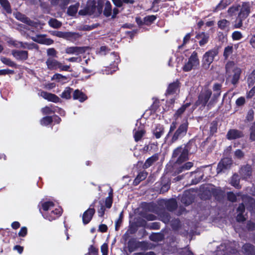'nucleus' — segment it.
<instances>
[{"label":"nucleus","mask_w":255,"mask_h":255,"mask_svg":"<svg viewBox=\"0 0 255 255\" xmlns=\"http://www.w3.org/2000/svg\"><path fill=\"white\" fill-rule=\"evenodd\" d=\"M147 174L148 173L145 171L139 172L134 179L133 184L134 186L138 185L141 181L144 180L146 178Z\"/></svg>","instance_id":"35"},{"label":"nucleus","mask_w":255,"mask_h":255,"mask_svg":"<svg viewBox=\"0 0 255 255\" xmlns=\"http://www.w3.org/2000/svg\"><path fill=\"white\" fill-rule=\"evenodd\" d=\"M171 226L173 230H178L181 227V222L179 219H174L171 221Z\"/></svg>","instance_id":"51"},{"label":"nucleus","mask_w":255,"mask_h":255,"mask_svg":"<svg viewBox=\"0 0 255 255\" xmlns=\"http://www.w3.org/2000/svg\"><path fill=\"white\" fill-rule=\"evenodd\" d=\"M233 164L231 158L225 157L221 159L218 164L216 172L218 174L224 173L230 169Z\"/></svg>","instance_id":"8"},{"label":"nucleus","mask_w":255,"mask_h":255,"mask_svg":"<svg viewBox=\"0 0 255 255\" xmlns=\"http://www.w3.org/2000/svg\"><path fill=\"white\" fill-rule=\"evenodd\" d=\"M240 7L241 5L239 4L233 5L228 8L227 12L230 15L233 16L239 11Z\"/></svg>","instance_id":"49"},{"label":"nucleus","mask_w":255,"mask_h":255,"mask_svg":"<svg viewBox=\"0 0 255 255\" xmlns=\"http://www.w3.org/2000/svg\"><path fill=\"white\" fill-rule=\"evenodd\" d=\"M181 83L179 80L170 83L165 91V95L167 97L170 95H177L180 92Z\"/></svg>","instance_id":"9"},{"label":"nucleus","mask_w":255,"mask_h":255,"mask_svg":"<svg viewBox=\"0 0 255 255\" xmlns=\"http://www.w3.org/2000/svg\"><path fill=\"white\" fill-rule=\"evenodd\" d=\"M188 125V122L186 120L184 122L181 123L175 130L177 128V122L173 121L170 125L169 130L165 137V139L167 140L171 136L168 144L171 145L184 137L187 134Z\"/></svg>","instance_id":"1"},{"label":"nucleus","mask_w":255,"mask_h":255,"mask_svg":"<svg viewBox=\"0 0 255 255\" xmlns=\"http://www.w3.org/2000/svg\"><path fill=\"white\" fill-rule=\"evenodd\" d=\"M52 79L55 80L58 82H60L66 80L67 78L61 74L56 73L53 76Z\"/></svg>","instance_id":"59"},{"label":"nucleus","mask_w":255,"mask_h":255,"mask_svg":"<svg viewBox=\"0 0 255 255\" xmlns=\"http://www.w3.org/2000/svg\"><path fill=\"white\" fill-rule=\"evenodd\" d=\"M99 250L93 245H91L88 249V253L85 255H98Z\"/></svg>","instance_id":"57"},{"label":"nucleus","mask_w":255,"mask_h":255,"mask_svg":"<svg viewBox=\"0 0 255 255\" xmlns=\"http://www.w3.org/2000/svg\"><path fill=\"white\" fill-rule=\"evenodd\" d=\"M114 5L118 7H121L123 5V3L133 4L134 2V0H112Z\"/></svg>","instance_id":"42"},{"label":"nucleus","mask_w":255,"mask_h":255,"mask_svg":"<svg viewBox=\"0 0 255 255\" xmlns=\"http://www.w3.org/2000/svg\"><path fill=\"white\" fill-rule=\"evenodd\" d=\"M0 60L3 64L7 66L14 68L16 67V64L8 58L2 57L0 58Z\"/></svg>","instance_id":"46"},{"label":"nucleus","mask_w":255,"mask_h":255,"mask_svg":"<svg viewBox=\"0 0 255 255\" xmlns=\"http://www.w3.org/2000/svg\"><path fill=\"white\" fill-rule=\"evenodd\" d=\"M53 122V118L51 116H45L42 118L40 121L41 125L47 126Z\"/></svg>","instance_id":"44"},{"label":"nucleus","mask_w":255,"mask_h":255,"mask_svg":"<svg viewBox=\"0 0 255 255\" xmlns=\"http://www.w3.org/2000/svg\"><path fill=\"white\" fill-rule=\"evenodd\" d=\"M249 85H253L255 83V69L254 70L248 78Z\"/></svg>","instance_id":"64"},{"label":"nucleus","mask_w":255,"mask_h":255,"mask_svg":"<svg viewBox=\"0 0 255 255\" xmlns=\"http://www.w3.org/2000/svg\"><path fill=\"white\" fill-rule=\"evenodd\" d=\"M212 94V92L210 89H207L202 91L198 95L196 105L197 106L201 105L203 107H205L206 105L208 106V102Z\"/></svg>","instance_id":"7"},{"label":"nucleus","mask_w":255,"mask_h":255,"mask_svg":"<svg viewBox=\"0 0 255 255\" xmlns=\"http://www.w3.org/2000/svg\"><path fill=\"white\" fill-rule=\"evenodd\" d=\"M159 159L158 153H155L150 157L148 158L142 165L144 169H147L152 166L155 162Z\"/></svg>","instance_id":"26"},{"label":"nucleus","mask_w":255,"mask_h":255,"mask_svg":"<svg viewBox=\"0 0 255 255\" xmlns=\"http://www.w3.org/2000/svg\"><path fill=\"white\" fill-rule=\"evenodd\" d=\"M211 192L217 201L222 202L224 200L225 197V192L221 189L212 188L211 189Z\"/></svg>","instance_id":"19"},{"label":"nucleus","mask_w":255,"mask_h":255,"mask_svg":"<svg viewBox=\"0 0 255 255\" xmlns=\"http://www.w3.org/2000/svg\"><path fill=\"white\" fill-rule=\"evenodd\" d=\"M232 37L234 40H239L243 37V35L240 31H235L232 34Z\"/></svg>","instance_id":"63"},{"label":"nucleus","mask_w":255,"mask_h":255,"mask_svg":"<svg viewBox=\"0 0 255 255\" xmlns=\"http://www.w3.org/2000/svg\"><path fill=\"white\" fill-rule=\"evenodd\" d=\"M183 147L188 155L194 153L197 150L195 139L192 138L189 140L186 144H184Z\"/></svg>","instance_id":"16"},{"label":"nucleus","mask_w":255,"mask_h":255,"mask_svg":"<svg viewBox=\"0 0 255 255\" xmlns=\"http://www.w3.org/2000/svg\"><path fill=\"white\" fill-rule=\"evenodd\" d=\"M72 90L73 89L69 87H66L60 95L61 97L67 100L70 99L71 97V93Z\"/></svg>","instance_id":"47"},{"label":"nucleus","mask_w":255,"mask_h":255,"mask_svg":"<svg viewBox=\"0 0 255 255\" xmlns=\"http://www.w3.org/2000/svg\"><path fill=\"white\" fill-rule=\"evenodd\" d=\"M45 63L47 68L51 70L59 69L61 71H70L69 65H63L62 63L57 61L54 57H48Z\"/></svg>","instance_id":"6"},{"label":"nucleus","mask_w":255,"mask_h":255,"mask_svg":"<svg viewBox=\"0 0 255 255\" xmlns=\"http://www.w3.org/2000/svg\"><path fill=\"white\" fill-rule=\"evenodd\" d=\"M196 38L200 40L199 41V45L203 46L208 43L209 39V34L206 33L204 32L198 33L196 36Z\"/></svg>","instance_id":"28"},{"label":"nucleus","mask_w":255,"mask_h":255,"mask_svg":"<svg viewBox=\"0 0 255 255\" xmlns=\"http://www.w3.org/2000/svg\"><path fill=\"white\" fill-rule=\"evenodd\" d=\"M0 4L3 9L5 10L7 13H11L12 10L9 2L8 0H0Z\"/></svg>","instance_id":"40"},{"label":"nucleus","mask_w":255,"mask_h":255,"mask_svg":"<svg viewBox=\"0 0 255 255\" xmlns=\"http://www.w3.org/2000/svg\"><path fill=\"white\" fill-rule=\"evenodd\" d=\"M230 183L236 189H239L241 188V186L240 184V179L238 174L235 173L232 175L231 178Z\"/></svg>","instance_id":"37"},{"label":"nucleus","mask_w":255,"mask_h":255,"mask_svg":"<svg viewBox=\"0 0 255 255\" xmlns=\"http://www.w3.org/2000/svg\"><path fill=\"white\" fill-rule=\"evenodd\" d=\"M58 52L54 48H50L47 49V55L48 57L57 58Z\"/></svg>","instance_id":"56"},{"label":"nucleus","mask_w":255,"mask_h":255,"mask_svg":"<svg viewBox=\"0 0 255 255\" xmlns=\"http://www.w3.org/2000/svg\"><path fill=\"white\" fill-rule=\"evenodd\" d=\"M240 174L243 179L250 178L252 174V168L250 165L247 164L242 166L240 171Z\"/></svg>","instance_id":"22"},{"label":"nucleus","mask_w":255,"mask_h":255,"mask_svg":"<svg viewBox=\"0 0 255 255\" xmlns=\"http://www.w3.org/2000/svg\"><path fill=\"white\" fill-rule=\"evenodd\" d=\"M193 166V162L190 161L186 162L182 166L179 167L175 171V173L179 174L186 170L190 169Z\"/></svg>","instance_id":"39"},{"label":"nucleus","mask_w":255,"mask_h":255,"mask_svg":"<svg viewBox=\"0 0 255 255\" xmlns=\"http://www.w3.org/2000/svg\"><path fill=\"white\" fill-rule=\"evenodd\" d=\"M250 140L252 141H255V121L253 123L250 128Z\"/></svg>","instance_id":"58"},{"label":"nucleus","mask_w":255,"mask_h":255,"mask_svg":"<svg viewBox=\"0 0 255 255\" xmlns=\"http://www.w3.org/2000/svg\"><path fill=\"white\" fill-rule=\"evenodd\" d=\"M219 47L215 46L213 49L206 52L203 56V66L208 68L211 64L213 62L214 58L219 52Z\"/></svg>","instance_id":"3"},{"label":"nucleus","mask_w":255,"mask_h":255,"mask_svg":"<svg viewBox=\"0 0 255 255\" xmlns=\"http://www.w3.org/2000/svg\"><path fill=\"white\" fill-rule=\"evenodd\" d=\"M62 209L59 207L51 211L49 213H46L44 215H43V216L44 218L50 221H52L59 217L62 215Z\"/></svg>","instance_id":"15"},{"label":"nucleus","mask_w":255,"mask_h":255,"mask_svg":"<svg viewBox=\"0 0 255 255\" xmlns=\"http://www.w3.org/2000/svg\"><path fill=\"white\" fill-rule=\"evenodd\" d=\"M246 18H243L241 16L240 17L239 15H238V16L235 21V23L234 24V28H240L243 26V21L245 20Z\"/></svg>","instance_id":"53"},{"label":"nucleus","mask_w":255,"mask_h":255,"mask_svg":"<svg viewBox=\"0 0 255 255\" xmlns=\"http://www.w3.org/2000/svg\"><path fill=\"white\" fill-rule=\"evenodd\" d=\"M99 25L100 24L98 23L93 24L91 25H84L82 27H81L79 29L83 31H90L98 27L99 26Z\"/></svg>","instance_id":"55"},{"label":"nucleus","mask_w":255,"mask_h":255,"mask_svg":"<svg viewBox=\"0 0 255 255\" xmlns=\"http://www.w3.org/2000/svg\"><path fill=\"white\" fill-rule=\"evenodd\" d=\"M15 17L17 19L29 26L33 25V21L24 14L18 12L16 14Z\"/></svg>","instance_id":"34"},{"label":"nucleus","mask_w":255,"mask_h":255,"mask_svg":"<svg viewBox=\"0 0 255 255\" xmlns=\"http://www.w3.org/2000/svg\"><path fill=\"white\" fill-rule=\"evenodd\" d=\"M95 209L88 208L83 213L82 222L84 225H87L90 222L95 214Z\"/></svg>","instance_id":"20"},{"label":"nucleus","mask_w":255,"mask_h":255,"mask_svg":"<svg viewBox=\"0 0 255 255\" xmlns=\"http://www.w3.org/2000/svg\"><path fill=\"white\" fill-rule=\"evenodd\" d=\"M246 205L244 203L239 204L238 207L236 209L237 215L236 216V220L238 222H243L246 221V218L244 215V213L246 210Z\"/></svg>","instance_id":"18"},{"label":"nucleus","mask_w":255,"mask_h":255,"mask_svg":"<svg viewBox=\"0 0 255 255\" xmlns=\"http://www.w3.org/2000/svg\"><path fill=\"white\" fill-rule=\"evenodd\" d=\"M191 105L190 102H187L183 104L181 107H180L174 114V118L176 119L181 117L182 115L185 112L186 109L189 107Z\"/></svg>","instance_id":"31"},{"label":"nucleus","mask_w":255,"mask_h":255,"mask_svg":"<svg viewBox=\"0 0 255 255\" xmlns=\"http://www.w3.org/2000/svg\"><path fill=\"white\" fill-rule=\"evenodd\" d=\"M159 107V101L158 100H156L153 102L152 104L150 106L149 109L152 112L155 113Z\"/></svg>","instance_id":"60"},{"label":"nucleus","mask_w":255,"mask_h":255,"mask_svg":"<svg viewBox=\"0 0 255 255\" xmlns=\"http://www.w3.org/2000/svg\"><path fill=\"white\" fill-rule=\"evenodd\" d=\"M254 118V111L252 109H250L247 114L246 121L247 122H251L253 121Z\"/></svg>","instance_id":"62"},{"label":"nucleus","mask_w":255,"mask_h":255,"mask_svg":"<svg viewBox=\"0 0 255 255\" xmlns=\"http://www.w3.org/2000/svg\"><path fill=\"white\" fill-rule=\"evenodd\" d=\"M241 9L238 15L240 17L247 18L250 15L251 12V4L250 1H244L242 2L241 6Z\"/></svg>","instance_id":"12"},{"label":"nucleus","mask_w":255,"mask_h":255,"mask_svg":"<svg viewBox=\"0 0 255 255\" xmlns=\"http://www.w3.org/2000/svg\"><path fill=\"white\" fill-rule=\"evenodd\" d=\"M156 183H159L161 186L159 192L160 194L167 192L170 188L171 180L169 177L166 176H162L160 180Z\"/></svg>","instance_id":"11"},{"label":"nucleus","mask_w":255,"mask_h":255,"mask_svg":"<svg viewBox=\"0 0 255 255\" xmlns=\"http://www.w3.org/2000/svg\"><path fill=\"white\" fill-rule=\"evenodd\" d=\"M194 200V197L193 195L189 192H185L181 198V202L185 206H187L191 204Z\"/></svg>","instance_id":"25"},{"label":"nucleus","mask_w":255,"mask_h":255,"mask_svg":"<svg viewBox=\"0 0 255 255\" xmlns=\"http://www.w3.org/2000/svg\"><path fill=\"white\" fill-rule=\"evenodd\" d=\"M49 26L54 28H59L62 25V23L56 18H51L49 21Z\"/></svg>","instance_id":"45"},{"label":"nucleus","mask_w":255,"mask_h":255,"mask_svg":"<svg viewBox=\"0 0 255 255\" xmlns=\"http://www.w3.org/2000/svg\"><path fill=\"white\" fill-rule=\"evenodd\" d=\"M79 4L78 3L70 5L67 9V14L69 16H74L77 12Z\"/></svg>","instance_id":"41"},{"label":"nucleus","mask_w":255,"mask_h":255,"mask_svg":"<svg viewBox=\"0 0 255 255\" xmlns=\"http://www.w3.org/2000/svg\"><path fill=\"white\" fill-rule=\"evenodd\" d=\"M41 96L48 101L58 103L61 102V99L55 94L42 91L41 92Z\"/></svg>","instance_id":"21"},{"label":"nucleus","mask_w":255,"mask_h":255,"mask_svg":"<svg viewBox=\"0 0 255 255\" xmlns=\"http://www.w3.org/2000/svg\"><path fill=\"white\" fill-rule=\"evenodd\" d=\"M244 134L241 130L237 129H230L228 130L226 137L229 140H233L243 137Z\"/></svg>","instance_id":"17"},{"label":"nucleus","mask_w":255,"mask_h":255,"mask_svg":"<svg viewBox=\"0 0 255 255\" xmlns=\"http://www.w3.org/2000/svg\"><path fill=\"white\" fill-rule=\"evenodd\" d=\"M145 25H150L152 24L154 21L156 19L157 16L154 15H149L145 16L144 18Z\"/></svg>","instance_id":"43"},{"label":"nucleus","mask_w":255,"mask_h":255,"mask_svg":"<svg viewBox=\"0 0 255 255\" xmlns=\"http://www.w3.org/2000/svg\"><path fill=\"white\" fill-rule=\"evenodd\" d=\"M82 35L78 32H66L65 39L74 43Z\"/></svg>","instance_id":"30"},{"label":"nucleus","mask_w":255,"mask_h":255,"mask_svg":"<svg viewBox=\"0 0 255 255\" xmlns=\"http://www.w3.org/2000/svg\"><path fill=\"white\" fill-rule=\"evenodd\" d=\"M245 205L247 210L251 215H255V199L249 197L245 201Z\"/></svg>","instance_id":"23"},{"label":"nucleus","mask_w":255,"mask_h":255,"mask_svg":"<svg viewBox=\"0 0 255 255\" xmlns=\"http://www.w3.org/2000/svg\"><path fill=\"white\" fill-rule=\"evenodd\" d=\"M73 98L74 100H79L80 102H83L87 99V96L79 89H76L73 92Z\"/></svg>","instance_id":"29"},{"label":"nucleus","mask_w":255,"mask_h":255,"mask_svg":"<svg viewBox=\"0 0 255 255\" xmlns=\"http://www.w3.org/2000/svg\"><path fill=\"white\" fill-rule=\"evenodd\" d=\"M230 24V21L226 19H221L217 23L218 28L222 30H228Z\"/></svg>","instance_id":"38"},{"label":"nucleus","mask_w":255,"mask_h":255,"mask_svg":"<svg viewBox=\"0 0 255 255\" xmlns=\"http://www.w3.org/2000/svg\"><path fill=\"white\" fill-rule=\"evenodd\" d=\"M112 5L109 1H107L106 3L105 7L104 10V14L106 17H109L112 14Z\"/></svg>","instance_id":"50"},{"label":"nucleus","mask_w":255,"mask_h":255,"mask_svg":"<svg viewBox=\"0 0 255 255\" xmlns=\"http://www.w3.org/2000/svg\"><path fill=\"white\" fill-rule=\"evenodd\" d=\"M55 206V204L53 202L51 201H46V202H42L41 201L38 205V207L39 208V212L42 214L41 209H42L44 211H47L49 209H50L51 208Z\"/></svg>","instance_id":"27"},{"label":"nucleus","mask_w":255,"mask_h":255,"mask_svg":"<svg viewBox=\"0 0 255 255\" xmlns=\"http://www.w3.org/2000/svg\"><path fill=\"white\" fill-rule=\"evenodd\" d=\"M12 56L18 61H25L28 58V52L26 50H12Z\"/></svg>","instance_id":"14"},{"label":"nucleus","mask_w":255,"mask_h":255,"mask_svg":"<svg viewBox=\"0 0 255 255\" xmlns=\"http://www.w3.org/2000/svg\"><path fill=\"white\" fill-rule=\"evenodd\" d=\"M242 249L245 254L246 255H255V248L250 244L246 243L242 247Z\"/></svg>","instance_id":"33"},{"label":"nucleus","mask_w":255,"mask_h":255,"mask_svg":"<svg viewBox=\"0 0 255 255\" xmlns=\"http://www.w3.org/2000/svg\"><path fill=\"white\" fill-rule=\"evenodd\" d=\"M172 158H176L175 163L180 164L188 159V155L183 147V145L178 146L172 152Z\"/></svg>","instance_id":"4"},{"label":"nucleus","mask_w":255,"mask_h":255,"mask_svg":"<svg viewBox=\"0 0 255 255\" xmlns=\"http://www.w3.org/2000/svg\"><path fill=\"white\" fill-rule=\"evenodd\" d=\"M218 122L216 121H213L210 124V135H213L217 132Z\"/></svg>","instance_id":"52"},{"label":"nucleus","mask_w":255,"mask_h":255,"mask_svg":"<svg viewBox=\"0 0 255 255\" xmlns=\"http://www.w3.org/2000/svg\"><path fill=\"white\" fill-rule=\"evenodd\" d=\"M165 206L168 211L172 212L177 209L178 205L176 199L171 198L166 201Z\"/></svg>","instance_id":"32"},{"label":"nucleus","mask_w":255,"mask_h":255,"mask_svg":"<svg viewBox=\"0 0 255 255\" xmlns=\"http://www.w3.org/2000/svg\"><path fill=\"white\" fill-rule=\"evenodd\" d=\"M164 132V127L160 124L156 125L155 129L153 131V134L156 138H159Z\"/></svg>","instance_id":"36"},{"label":"nucleus","mask_w":255,"mask_h":255,"mask_svg":"<svg viewBox=\"0 0 255 255\" xmlns=\"http://www.w3.org/2000/svg\"><path fill=\"white\" fill-rule=\"evenodd\" d=\"M145 133V130L141 129L136 130L134 133V138L136 142L139 141Z\"/></svg>","instance_id":"48"},{"label":"nucleus","mask_w":255,"mask_h":255,"mask_svg":"<svg viewBox=\"0 0 255 255\" xmlns=\"http://www.w3.org/2000/svg\"><path fill=\"white\" fill-rule=\"evenodd\" d=\"M227 199L231 202H235L237 201V196L233 192H228L227 194Z\"/></svg>","instance_id":"61"},{"label":"nucleus","mask_w":255,"mask_h":255,"mask_svg":"<svg viewBox=\"0 0 255 255\" xmlns=\"http://www.w3.org/2000/svg\"><path fill=\"white\" fill-rule=\"evenodd\" d=\"M199 64L200 61L198 53L196 51H194L188 58V62L183 66L182 70L184 72H189L193 69H196Z\"/></svg>","instance_id":"5"},{"label":"nucleus","mask_w":255,"mask_h":255,"mask_svg":"<svg viewBox=\"0 0 255 255\" xmlns=\"http://www.w3.org/2000/svg\"><path fill=\"white\" fill-rule=\"evenodd\" d=\"M233 48L232 46H228L224 49L223 56L225 59H227L229 56L233 53Z\"/></svg>","instance_id":"54"},{"label":"nucleus","mask_w":255,"mask_h":255,"mask_svg":"<svg viewBox=\"0 0 255 255\" xmlns=\"http://www.w3.org/2000/svg\"><path fill=\"white\" fill-rule=\"evenodd\" d=\"M142 242H137L134 238L129 239L128 242V252L131 253L135 251L140 247Z\"/></svg>","instance_id":"24"},{"label":"nucleus","mask_w":255,"mask_h":255,"mask_svg":"<svg viewBox=\"0 0 255 255\" xmlns=\"http://www.w3.org/2000/svg\"><path fill=\"white\" fill-rule=\"evenodd\" d=\"M89 48L87 46H71L67 47L65 49V53L68 54L76 55L84 54L86 52V50Z\"/></svg>","instance_id":"13"},{"label":"nucleus","mask_w":255,"mask_h":255,"mask_svg":"<svg viewBox=\"0 0 255 255\" xmlns=\"http://www.w3.org/2000/svg\"><path fill=\"white\" fill-rule=\"evenodd\" d=\"M226 80L234 85H237L241 77L242 69L234 61H229L225 65Z\"/></svg>","instance_id":"2"},{"label":"nucleus","mask_w":255,"mask_h":255,"mask_svg":"<svg viewBox=\"0 0 255 255\" xmlns=\"http://www.w3.org/2000/svg\"><path fill=\"white\" fill-rule=\"evenodd\" d=\"M222 84L216 83L214 84L213 90L215 93L208 104V107H211L212 105L215 104L218 101V99L221 95Z\"/></svg>","instance_id":"10"}]
</instances>
